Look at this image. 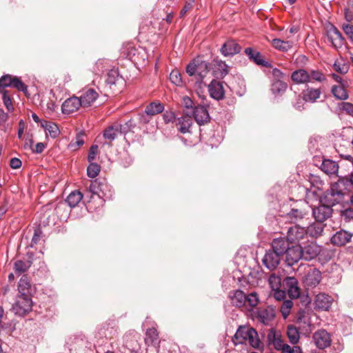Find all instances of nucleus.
Returning <instances> with one entry per match:
<instances>
[{
  "label": "nucleus",
  "instance_id": "25",
  "mask_svg": "<svg viewBox=\"0 0 353 353\" xmlns=\"http://www.w3.org/2000/svg\"><path fill=\"white\" fill-rule=\"evenodd\" d=\"M192 124V120L190 115L188 113L176 120V126L177 130L182 134H185L190 132V128Z\"/></svg>",
  "mask_w": 353,
  "mask_h": 353
},
{
  "label": "nucleus",
  "instance_id": "60",
  "mask_svg": "<svg viewBox=\"0 0 353 353\" xmlns=\"http://www.w3.org/2000/svg\"><path fill=\"white\" fill-rule=\"evenodd\" d=\"M197 63L198 61H194L190 63L186 67V72L190 76H196V70H197Z\"/></svg>",
  "mask_w": 353,
  "mask_h": 353
},
{
  "label": "nucleus",
  "instance_id": "11",
  "mask_svg": "<svg viewBox=\"0 0 353 353\" xmlns=\"http://www.w3.org/2000/svg\"><path fill=\"white\" fill-rule=\"evenodd\" d=\"M321 272L316 268H311L305 274L303 283L307 288H314L321 282Z\"/></svg>",
  "mask_w": 353,
  "mask_h": 353
},
{
  "label": "nucleus",
  "instance_id": "36",
  "mask_svg": "<svg viewBox=\"0 0 353 353\" xmlns=\"http://www.w3.org/2000/svg\"><path fill=\"white\" fill-rule=\"evenodd\" d=\"M83 199V194L79 190H74L67 196L65 203L70 207H76Z\"/></svg>",
  "mask_w": 353,
  "mask_h": 353
},
{
  "label": "nucleus",
  "instance_id": "56",
  "mask_svg": "<svg viewBox=\"0 0 353 353\" xmlns=\"http://www.w3.org/2000/svg\"><path fill=\"white\" fill-rule=\"evenodd\" d=\"M268 281L269 285L272 290L279 288L281 285V277L276 276L274 274L270 276Z\"/></svg>",
  "mask_w": 353,
  "mask_h": 353
},
{
  "label": "nucleus",
  "instance_id": "31",
  "mask_svg": "<svg viewBox=\"0 0 353 353\" xmlns=\"http://www.w3.org/2000/svg\"><path fill=\"white\" fill-rule=\"evenodd\" d=\"M41 127L45 130L46 135L53 139L57 138L60 134L58 125L53 122L43 120L41 121Z\"/></svg>",
  "mask_w": 353,
  "mask_h": 353
},
{
  "label": "nucleus",
  "instance_id": "55",
  "mask_svg": "<svg viewBox=\"0 0 353 353\" xmlns=\"http://www.w3.org/2000/svg\"><path fill=\"white\" fill-rule=\"evenodd\" d=\"M170 79L172 83L177 86H180L182 85V78L181 73L176 70H172L170 74Z\"/></svg>",
  "mask_w": 353,
  "mask_h": 353
},
{
  "label": "nucleus",
  "instance_id": "63",
  "mask_svg": "<svg viewBox=\"0 0 353 353\" xmlns=\"http://www.w3.org/2000/svg\"><path fill=\"white\" fill-rule=\"evenodd\" d=\"M97 152L98 146L97 145H92L89 150V153L88 155V161L89 162H92L93 160H94Z\"/></svg>",
  "mask_w": 353,
  "mask_h": 353
},
{
  "label": "nucleus",
  "instance_id": "51",
  "mask_svg": "<svg viewBox=\"0 0 353 353\" xmlns=\"http://www.w3.org/2000/svg\"><path fill=\"white\" fill-rule=\"evenodd\" d=\"M2 94V100L4 105L9 112H12L14 110L11 98L8 94V91L6 90H2L0 92Z\"/></svg>",
  "mask_w": 353,
  "mask_h": 353
},
{
  "label": "nucleus",
  "instance_id": "46",
  "mask_svg": "<svg viewBox=\"0 0 353 353\" xmlns=\"http://www.w3.org/2000/svg\"><path fill=\"white\" fill-rule=\"evenodd\" d=\"M121 79L118 70L117 69L110 70L107 74L106 83L110 85H115L116 83Z\"/></svg>",
  "mask_w": 353,
  "mask_h": 353
},
{
  "label": "nucleus",
  "instance_id": "30",
  "mask_svg": "<svg viewBox=\"0 0 353 353\" xmlns=\"http://www.w3.org/2000/svg\"><path fill=\"white\" fill-rule=\"evenodd\" d=\"M309 214L308 212L301 209L292 208L286 214L287 219L292 223H297L306 218Z\"/></svg>",
  "mask_w": 353,
  "mask_h": 353
},
{
  "label": "nucleus",
  "instance_id": "44",
  "mask_svg": "<svg viewBox=\"0 0 353 353\" xmlns=\"http://www.w3.org/2000/svg\"><path fill=\"white\" fill-rule=\"evenodd\" d=\"M84 135H85L84 132H79L78 134H77L75 139L72 140L70 143L68 148L70 150H74V151L78 150L85 143L84 139H83Z\"/></svg>",
  "mask_w": 353,
  "mask_h": 353
},
{
  "label": "nucleus",
  "instance_id": "27",
  "mask_svg": "<svg viewBox=\"0 0 353 353\" xmlns=\"http://www.w3.org/2000/svg\"><path fill=\"white\" fill-rule=\"evenodd\" d=\"M229 298L232 304L238 307H241L246 303V295L241 290L230 292Z\"/></svg>",
  "mask_w": 353,
  "mask_h": 353
},
{
  "label": "nucleus",
  "instance_id": "16",
  "mask_svg": "<svg viewBox=\"0 0 353 353\" xmlns=\"http://www.w3.org/2000/svg\"><path fill=\"white\" fill-rule=\"evenodd\" d=\"M82 107L78 97L73 96L67 99L61 105V111L64 114L73 113Z\"/></svg>",
  "mask_w": 353,
  "mask_h": 353
},
{
  "label": "nucleus",
  "instance_id": "40",
  "mask_svg": "<svg viewBox=\"0 0 353 353\" xmlns=\"http://www.w3.org/2000/svg\"><path fill=\"white\" fill-rule=\"evenodd\" d=\"M288 88V85L283 80H273L271 86V90L275 95H279L284 93Z\"/></svg>",
  "mask_w": 353,
  "mask_h": 353
},
{
  "label": "nucleus",
  "instance_id": "18",
  "mask_svg": "<svg viewBox=\"0 0 353 353\" xmlns=\"http://www.w3.org/2000/svg\"><path fill=\"white\" fill-rule=\"evenodd\" d=\"M99 97L98 92L93 88H88L82 91L79 97L82 107L90 106Z\"/></svg>",
  "mask_w": 353,
  "mask_h": 353
},
{
  "label": "nucleus",
  "instance_id": "9",
  "mask_svg": "<svg viewBox=\"0 0 353 353\" xmlns=\"http://www.w3.org/2000/svg\"><path fill=\"white\" fill-rule=\"evenodd\" d=\"M321 203V205L312 210L313 216L319 223H323L330 218L333 212L331 206L325 203Z\"/></svg>",
  "mask_w": 353,
  "mask_h": 353
},
{
  "label": "nucleus",
  "instance_id": "22",
  "mask_svg": "<svg viewBox=\"0 0 353 353\" xmlns=\"http://www.w3.org/2000/svg\"><path fill=\"white\" fill-rule=\"evenodd\" d=\"M244 52L249 59L256 65L264 67H270V63L264 60L263 57L259 51H256L252 48H247L245 49Z\"/></svg>",
  "mask_w": 353,
  "mask_h": 353
},
{
  "label": "nucleus",
  "instance_id": "19",
  "mask_svg": "<svg viewBox=\"0 0 353 353\" xmlns=\"http://www.w3.org/2000/svg\"><path fill=\"white\" fill-rule=\"evenodd\" d=\"M241 50V46L234 40H228L221 48V52L224 57H232L239 53Z\"/></svg>",
  "mask_w": 353,
  "mask_h": 353
},
{
  "label": "nucleus",
  "instance_id": "4",
  "mask_svg": "<svg viewBox=\"0 0 353 353\" xmlns=\"http://www.w3.org/2000/svg\"><path fill=\"white\" fill-rule=\"evenodd\" d=\"M312 339L316 347L320 350L330 347L332 343L330 334L324 329L316 331L313 334Z\"/></svg>",
  "mask_w": 353,
  "mask_h": 353
},
{
  "label": "nucleus",
  "instance_id": "57",
  "mask_svg": "<svg viewBox=\"0 0 353 353\" xmlns=\"http://www.w3.org/2000/svg\"><path fill=\"white\" fill-rule=\"evenodd\" d=\"M246 303L251 307H256L259 303L258 294L253 292L246 295Z\"/></svg>",
  "mask_w": 353,
  "mask_h": 353
},
{
  "label": "nucleus",
  "instance_id": "34",
  "mask_svg": "<svg viewBox=\"0 0 353 353\" xmlns=\"http://www.w3.org/2000/svg\"><path fill=\"white\" fill-rule=\"evenodd\" d=\"M211 65L206 61H201L197 63L196 76L198 77L197 81L202 83L203 79L209 72Z\"/></svg>",
  "mask_w": 353,
  "mask_h": 353
},
{
  "label": "nucleus",
  "instance_id": "54",
  "mask_svg": "<svg viewBox=\"0 0 353 353\" xmlns=\"http://www.w3.org/2000/svg\"><path fill=\"white\" fill-rule=\"evenodd\" d=\"M292 305L293 303L291 300H285L283 302L281 306V312L285 319L290 314Z\"/></svg>",
  "mask_w": 353,
  "mask_h": 353
},
{
  "label": "nucleus",
  "instance_id": "2",
  "mask_svg": "<svg viewBox=\"0 0 353 353\" xmlns=\"http://www.w3.org/2000/svg\"><path fill=\"white\" fill-rule=\"evenodd\" d=\"M89 191L92 194L97 195L104 201L111 199L113 196L112 188L104 181H101L100 179H95L91 182L89 186Z\"/></svg>",
  "mask_w": 353,
  "mask_h": 353
},
{
  "label": "nucleus",
  "instance_id": "26",
  "mask_svg": "<svg viewBox=\"0 0 353 353\" xmlns=\"http://www.w3.org/2000/svg\"><path fill=\"white\" fill-rule=\"evenodd\" d=\"M352 234L345 230H340L334 234L331 238V242L336 245L341 246L350 242Z\"/></svg>",
  "mask_w": 353,
  "mask_h": 353
},
{
  "label": "nucleus",
  "instance_id": "62",
  "mask_svg": "<svg viewBox=\"0 0 353 353\" xmlns=\"http://www.w3.org/2000/svg\"><path fill=\"white\" fill-rule=\"evenodd\" d=\"M343 30L349 37V39L353 42V26L345 23L343 25Z\"/></svg>",
  "mask_w": 353,
  "mask_h": 353
},
{
  "label": "nucleus",
  "instance_id": "21",
  "mask_svg": "<svg viewBox=\"0 0 353 353\" xmlns=\"http://www.w3.org/2000/svg\"><path fill=\"white\" fill-rule=\"evenodd\" d=\"M67 343L70 345V350L81 352L87 347L88 341L83 336L79 335L70 337Z\"/></svg>",
  "mask_w": 353,
  "mask_h": 353
},
{
  "label": "nucleus",
  "instance_id": "52",
  "mask_svg": "<svg viewBox=\"0 0 353 353\" xmlns=\"http://www.w3.org/2000/svg\"><path fill=\"white\" fill-rule=\"evenodd\" d=\"M341 215L345 221L353 220V194L350 197V205L341 212Z\"/></svg>",
  "mask_w": 353,
  "mask_h": 353
},
{
  "label": "nucleus",
  "instance_id": "41",
  "mask_svg": "<svg viewBox=\"0 0 353 353\" xmlns=\"http://www.w3.org/2000/svg\"><path fill=\"white\" fill-rule=\"evenodd\" d=\"M145 110L148 114L154 116L163 111L164 105L160 102H151L145 107Z\"/></svg>",
  "mask_w": 353,
  "mask_h": 353
},
{
  "label": "nucleus",
  "instance_id": "37",
  "mask_svg": "<svg viewBox=\"0 0 353 353\" xmlns=\"http://www.w3.org/2000/svg\"><path fill=\"white\" fill-rule=\"evenodd\" d=\"M320 202L325 203L332 207L338 203H340L341 201L339 198H336V196H335L334 193L330 192V190H327L321 197Z\"/></svg>",
  "mask_w": 353,
  "mask_h": 353
},
{
  "label": "nucleus",
  "instance_id": "13",
  "mask_svg": "<svg viewBox=\"0 0 353 353\" xmlns=\"http://www.w3.org/2000/svg\"><path fill=\"white\" fill-rule=\"evenodd\" d=\"M307 234V231L305 228L300 227L297 225L290 227L287 233V239L291 244H296L304 239Z\"/></svg>",
  "mask_w": 353,
  "mask_h": 353
},
{
  "label": "nucleus",
  "instance_id": "24",
  "mask_svg": "<svg viewBox=\"0 0 353 353\" xmlns=\"http://www.w3.org/2000/svg\"><path fill=\"white\" fill-rule=\"evenodd\" d=\"M291 79L295 84H305L310 82V76L305 69H298L292 72Z\"/></svg>",
  "mask_w": 353,
  "mask_h": 353
},
{
  "label": "nucleus",
  "instance_id": "32",
  "mask_svg": "<svg viewBox=\"0 0 353 353\" xmlns=\"http://www.w3.org/2000/svg\"><path fill=\"white\" fill-rule=\"evenodd\" d=\"M321 90L319 88L307 87L303 92V99L305 102H315L321 96Z\"/></svg>",
  "mask_w": 353,
  "mask_h": 353
},
{
  "label": "nucleus",
  "instance_id": "12",
  "mask_svg": "<svg viewBox=\"0 0 353 353\" xmlns=\"http://www.w3.org/2000/svg\"><path fill=\"white\" fill-rule=\"evenodd\" d=\"M192 114L194 120L199 125H205L210 121L208 108L204 105H198L195 106Z\"/></svg>",
  "mask_w": 353,
  "mask_h": 353
},
{
  "label": "nucleus",
  "instance_id": "43",
  "mask_svg": "<svg viewBox=\"0 0 353 353\" xmlns=\"http://www.w3.org/2000/svg\"><path fill=\"white\" fill-rule=\"evenodd\" d=\"M32 262L29 260H18L14 263V270L17 274H21L28 270L31 266Z\"/></svg>",
  "mask_w": 353,
  "mask_h": 353
},
{
  "label": "nucleus",
  "instance_id": "6",
  "mask_svg": "<svg viewBox=\"0 0 353 353\" xmlns=\"http://www.w3.org/2000/svg\"><path fill=\"white\" fill-rule=\"evenodd\" d=\"M267 340L268 344L270 345H272L277 351H281V352H283L284 350H288L289 347V345L284 343L281 339V334L276 332L274 328L270 329L268 332Z\"/></svg>",
  "mask_w": 353,
  "mask_h": 353
},
{
  "label": "nucleus",
  "instance_id": "42",
  "mask_svg": "<svg viewBox=\"0 0 353 353\" xmlns=\"http://www.w3.org/2000/svg\"><path fill=\"white\" fill-rule=\"evenodd\" d=\"M287 335L289 339L290 342L292 344H296L299 341L300 336L299 332L297 328L292 325H288L287 327Z\"/></svg>",
  "mask_w": 353,
  "mask_h": 353
},
{
  "label": "nucleus",
  "instance_id": "45",
  "mask_svg": "<svg viewBox=\"0 0 353 353\" xmlns=\"http://www.w3.org/2000/svg\"><path fill=\"white\" fill-rule=\"evenodd\" d=\"M332 94L339 100H345L348 98L346 90L340 85H334L332 88Z\"/></svg>",
  "mask_w": 353,
  "mask_h": 353
},
{
  "label": "nucleus",
  "instance_id": "47",
  "mask_svg": "<svg viewBox=\"0 0 353 353\" xmlns=\"http://www.w3.org/2000/svg\"><path fill=\"white\" fill-rule=\"evenodd\" d=\"M307 234L309 233L312 236H317L321 234L323 231V227L320 224H312L306 230Z\"/></svg>",
  "mask_w": 353,
  "mask_h": 353
},
{
  "label": "nucleus",
  "instance_id": "17",
  "mask_svg": "<svg viewBox=\"0 0 353 353\" xmlns=\"http://www.w3.org/2000/svg\"><path fill=\"white\" fill-rule=\"evenodd\" d=\"M290 244V242L287 239L283 237L276 238L272 240L271 248L281 256H283L284 254H286Z\"/></svg>",
  "mask_w": 353,
  "mask_h": 353
},
{
  "label": "nucleus",
  "instance_id": "14",
  "mask_svg": "<svg viewBox=\"0 0 353 353\" xmlns=\"http://www.w3.org/2000/svg\"><path fill=\"white\" fill-rule=\"evenodd\" d=\"M303 259L311 261L315 259L321 252V247L315 242H309L303 247L301 246Z\"/></svg>",
  "mask_w": 353,
  "mask_h": 353
},
{
  "label": "nucleus",
  "instance_id": "38",
  "mask_svg": "<svg viewBox=\"0 0 353 353\" xmlns=\"http://www.w3.org/2000/svg\"><path fill=\"white\" fill-rule=\"evenodd\" d=\"M272 46L276 50L287 52L292 48V42L280 39H274L271 41Z\"/></svg>",
  "mask_w": 353,
  "mask_h": 353
},
{
  "label": "nucleus",
  "instance_id": "7",
  "mask_svg": "<svg viewBox=\"0 0 353 353\" xmlns=\"http://www.w3.org/2000/svg\"><path fill=\"white\" fill-rule=\"evenodd\" d=\"M282 285L287 290L291 299H298L300 296V288L298 280L294 276H286L282 281Z\"/></svg>",
  "mask_w": 353,
  "mask_h": 353
},
{
  "label": "nucleus",
  "instance_id": "10",
  "mask_svg": "<svg viewBox=\"0 0 353 353\" xmlns=\"http://www.w3.org/2000/svg\"><path fill=\"white\" fill-rule=\"evenodd\" d=\"M281 256L272 248L268 250L263 258V264L270 270H274L279 265Z\"/></svg>",
  "mask_w": 353,
  "mask_h": 353
},
{
  "label": "nucleus",
  "instance_id": "3",
  "mask_svg": "<svg viewBox=\"0 0 353 353\" xmlns=\"http://www.w3.org/2000/svg\"><path fill=\"white\" fill-rule=\"evenodd\" d=\"M32 301L30 296L19 294L12 306L14 314L23 316L32 310Z\"/></svg>",
  "mask_w": 353,
  "mask_h": 353
},
{
  "label": "nucleus",
  "instance_id": "61",
  "mask_svg": "<svg viewBox=\"0 0 353 353\" xmlns=\"http://www.w3.org/2000/svg\"><path fill=\"white\" fill-rule=\"evenodd\" d=\"M274 291V297L277 301L284 300L286 297V292L285 290H281L280 288L273 290Z\"/></svg>",
  "mask_w": 353,
  "mask_h": 353
},
{
  "label": "nucleus",
  "instance_id": "23",
  "mask_svg": "<svg viewBox=\"0 0 353 353\" xmlns=\"http://www.w3.org/2000/svg\"><path fill=\"white\" fill-rule=\"evenodd\" d=\"M327 39L335 48H341L343 45L344 38L335 26H332L330 29Z\"/></svg>",
  "mask_w": 353,
  "mask_h": 353
},
{
  "label": "nucleus",
  "instance_id": "59",
  "mask_svg": "<svg viewBox=\"0 0 353 353\" xmlns=\"http://www.w3.org/2000/svg\"><path fill=\"white\" fill-rule=\"evenodd\" d=\"M42 231L39 228H36L34 230V234L31 240L30 247H34L37 245L41 239Z\"/></svg>",
  "mask_w": 353,
  "mask_h": 353
},
{
  "label": "nucleus",
  "instance_id": "33",
  "mask_svg": "<svg viewBox=\"0 0 353 353\" xmlns=\"http://www.w3.org/2000/svg\"><path fill=\"white\" fill-rule=\"evenodd\" d=\"M321 170L328 175L334 174L338 172L339 165L334 161L325 159L321 163Z\"/></svg>",
  "mask_w": 353,
  "mask_h": 353
},
{
  "label": "nucleus",
  "instance_id": "20",
  "mask_svg": "<svg viewBox=\"0 0 353 353\" xmlns=\"http://www.w3.org/2000/svg\"><path fill=\"white\" fill-rule=\"evenodd\" d=\"M208 92L210 97L217 101L223 99L225 96V91L222 83L214 79L208 85Z\"/></svg>",
  "mask_w": 353,
  "mask_h": 353
},
{
  "label": "nucleus",
  "instance_id": "8",
  "mask_svg": "<svg viewBox=\"0 0 353 353\" xmlns=\"http://www.w3.org/2000/svg\"><path fill=\"white\" fill-rule=\"evenodd\" d=\"M303 252L301 245L299 244H290L286 253L285 260L288 265L292 266L298 263L300 259H303Z\"/></svg>",
  "mask_w": 353,
  "mask_h": 353
},
{
  "label": "nucleus",
  "instance_id": "50",
  "mask_svg": "<svg viewBox=\"0 0 353 353\" xmlns=\"http://www.w3.org/2000/svg\"><path fill=\"white\" fill-rule=\"evenodd\" d=\"M145 335L147 340L149 341L151 344H155L158 342L159 334L155 328H148L145 332Z\"/></svg>",
  "mask_w": 353,
  "mask_h": 353
},
{
  "label": "nucleus",
  "instance_id": "39",
  "mask_svg": "<svg viewBox=\"0 0 353 353\" xmlns=\"http://www.w3.org/2000/svg\"><path fill=\"white\" fill-rule=\"evenodd\" d=\"M30 288L31 285L28 281L27 276H23L19 281V294H23V296H30Z\"/></svg>",
  "mask_w": 353,
  "mask_h": 353
},
{
  "label": "nucleus",
  "instance_id": "28",
  "mask_svg": "<svg viewBox=\"0 0 353 353\" xmlns=\"http://www.w3.org/2000/svg\"><path fill=\"white\" fill-rule=\"evenodd\" d=\"M314 303L317 308L327 310L332 305V298L325 293H320L316 296Z\"/></svg>",
  "mask_w": 353,
  "mask_h": 353
},
{
  "label": "nucleus",
  "instance_id": "5",
  "mask_svg": "<svg viewBox=\"0 0 353 353\" xmlns=\"http://www.w3.org/2000/svg\"><path fill=\"white\" fill-rule=\"evenodd\" d=\"M254 316L259 322L268 325L275 317V310L272 306L259 307L254 312Z\"/></svg>",
  "mask_w": 353,
  "mask_h": 353
},
{
  "label": "nucleus",
  "instance_id": "15",
  "mask_svg": "<svg viewBox=\"0 0 353 353\" xmlns=\"http://www.w3.org/2000/svg\"><path fill=\"white\" fill-rule=\"evenodd\" d=\"M127 131L128 129L124 125L115 123L105 128L103 135L105 140L112 141L117 137L119 134L125 133Z\"/></svg>",
  "mask_w": 353,
  "mask_h": 353
},
{
  "label": "nucleus",
  "instance_id": "29",
  "mask_svg": "<svg viewBox=\"0 0 353 353\" xmlns=\"http://www.w3.org/2000/svg\"><path fill=\"white\" fill-rule=\"evenodd\" d=\"M213 73L216 78H223L228 73V65L225 62L221 60H214L213 63Z\"/></svg>",
  "mask_w": 353,
  "mask_h": 353
},
{
  "label": "nucleus",
  "instance_id": "1",
  "mask_svg": "<svg viewBox=\"0 0 353 353\" xmlns=\"http://www.w3.org/2000/svg\"><path fill=\"white\" fill-rule=\"evenodd\" d=\"M248 341L254 348L261 347V342L255 329L246 325L239 326L232 339V342L236 345L244 344Z\"/></svg>",
  "mask_w": 353,
  "mask_h": 353
},
{
  "label": "nucleus",
  "instance_id": "49",
  "mask_svg": "<svg viewBox=\"0 0 353 353\" xmlns=\"http://www.w3.org/2000/svg\"><path fill=\"white\" fill-rule=\"evenodd\" d=\"M13 81L14 77H12L10 74L2 76L0 78V92L2 91V90H5L7 87L12 86Z\"/></svg>",
  "mask_w": 353,
  "mask_h": 353
},
{
  "label": "nucleus",
  "instance_id": "58",
  "mask_svg": "<svg viewBox=\"0 0 353 353\" xmlns=\"http://www.w3.org/2000/svg\"><path fill=\"white\" fill-rule=\"evenodd\" d=\"M12 87L15 88L19 91H21L24 93H26L28 91L27 85H25V83H23L21 81V80L17 77H14V81H13Z\"/></svg>",
  "mask_w": 353,
  "mask_h": 353
},
{
  "label": "nucleus",
  "instance_id": "64",
  "mask_svg": "<svg viewBox=\"0 0 353 353\" xmlns=\"http://www.w3.org/2000/svg\"><path fill=\"white\" fill-rule=\"evenodd\" d=\"M152 117V115L148 114L145 110L144 112L139 114V121L141 123L147 124L150 122Z\"/></svg>",
  "mask_w": 353,
  "mask_h": 353
},
{
  "label": "nucleus",
  "instance_id": "48",
  "mask_svg": "<svg viewBox=\"0 0 353 353\" xmlns=\"http://www.w3.org/2000/svg\"><path fill=\"white\" fill-rule=\"evenodd\" d=\"M309 73L310 76V82L312 81H315L321 83L326 80L325 75L321 70H312Z\"/></svg>",
  "mask_w": 353,
  "mask_h": 353
},
{
  "label": "nucleus",
  "instance_id": "35",
  "mask_svg": "<svg viewBox=\"0 0 353 353\" xmlns=\"http://www.w3.org/2000/svg\"><path fill=\"white\" fill-rule=\"evenodd\" d=\"M329 190H330V192L334 193L336 198H339L341 201H343L346 192L345 184L343 181H339L332 183Z\"/></svg>",
  "mask_w": 353,
  "mask_h": 353
},
{
  "label": "nucleus",
  "instance_id": "53",
  "mask_svg": "<svg viewBox=\"0 0 353 353\" xmlns=\"http://www.w3.org/2000/svg\"><path fill=\"white\" fill-rule=\"evenodd\" d=\"M100 172V166L96 163H90L87 168V174L90 178H95Z\"/></svg>",
  "mask_w": 353,
  "mask_h": 353
}]
</instances>
